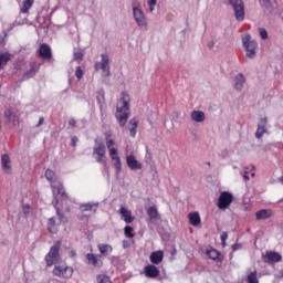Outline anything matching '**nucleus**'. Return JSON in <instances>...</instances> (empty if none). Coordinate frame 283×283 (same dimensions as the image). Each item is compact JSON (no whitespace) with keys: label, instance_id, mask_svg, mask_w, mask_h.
Returning <instances> with one entry per match:
<instances>
[{"label":"nucleus","instance_id":"obj_1","mask_svg":"<svg viewBox=\"0 0 283 283\" xmlns=\"http://www.w3.org/2000/svg\"><path fill=\"white\" fill-rule=\"evenodd\" d=\"M132 98L129 94L122 93L120 98L117 102L115 118L119 123L120 127L127 125V119L129 118V103Z\"/></svg>","mask_w":283,"mask_h":283},{"label":"nucleus","instance_id":"obj_2","mask_svg":"<svg viewBox=\"0 0 283 283\" xmlns=\"http://www.w3.org/2000/svg\"><path fill=\"white\" fill-rule=\"evenodd\" d=\"M107 150L103 142L95 139V146L93 147V155L96 157V163L103 165L104 169H107Z\"/></svg>","mask_w":283,"mask_h":283},{"label":"nucleus","instance_id":"obj_3","mask_svg":"<svg viewBox=\"0 0 283 283\" xmlns=\"http://www.w3.org/2000/svg\"><path fill=\"white\" fill-rule=\"evenodd\" d=\"M133 17L138 25V28H142V30H147V17L145 15V12L138 8L140 3L137 1L133 2Z\"/></svg>","mask_w":283,"mask_h":283},{"label":"nucleus","instance_id":"obj_4","mask_svg":"<svg viewBox=\"0 0 283 283\" xmlns=\"http://www.w3.org/2000/svg\"><path fill=\"white\" fill-rule=\"evenodd\" d=\"M242 43L245 48L248 59H254L255 54H258V42L255 40H251V35L248 34L242 38Z\"/></svg>","mask_w":283,"mask_h":283},{"label":"nucleus","instance_id":"obj_5","mask_svg":"<svg viewBox=\"0 0 283 283\" xmlns=\"http://www.w3.org/2000/svg\"><path fill=\"white\" fill-rule=\"evenodd\" d=\"M102 61L95 63V70L98 72V70H102V76L104 78H107L112 76V72L109 71V55L102 54L101 55Z\"/></svg>","mask_w":283,"mask_h":283},{"label":"nucleus","instance_id":"obj_6","mask_svg":"<svg viewBox=\"0 0 283 283\" xmlns=\"http://www.w3.org/2000/svg\"><path fill=\"white\" fill-rule=\"evenodd\" d=\"M231 6L237 21H242L244 19V1L243 0H228Z\"/></svg>","mask_w":283,"mask_h":283},{"label":"nucleus","instance_id":"obj_7","mask_svg":"<svg viewBox=\"0 0 283 283\" xmlns=\"http://www.w3.org/2000/svg\"><path fill=\"white\" fill-rule=\"evenodd\" d=\"M231 202H233V195L229 191H223L218 198L217 207L224 211L231 207Z\"/></svg>","mask_w":283,"mask_h":283},{"label":"nucleus","instance_id":"obj_8","mask_svg":"<svg viewBox=\"0 0 283 283\" xmlns=\"http://www.w3.org/2000/svg\"><path fill=\"white\" fill-rule=\"evenodd\" d=\"M60 249H61V245L59 244H55L50 249L49 253L45 255L46 266H53V264H56L59 262Z\"/></svg>","mask_w":283,"mask_h":283},{"label":"nucleus","instance_id":"obj_9","mask_svg":"<svg viewBox=\"0 0 283 283\" xmlns=\"http://www.w3.org/2000/svg\"><path fill=\"white\" fill-rule=\"evenodd\" d=\"M73 274L74 269L70 266L55 265L53 269V275H56V277H65L67 280L72 277Z\"/></svg>","mask_w":283,"mask_h":283},{"label":"nucleus","instance_id":"obj_10","mask_svg":"<svg viewBox=\"0 0 283 283\" xmlns=\"http://www.w3.org/2000/svg\"><path fill=\"white\" fill-rule=\"evenodd\" d=\"M51 189L53 191V200L55 198H59V196H61L62 200L67 202V198H69L67 192H65V188L61 184H57V185L51 184Z\"/></svg>","mask_w":283,"mask_h":283},{"label":"nucleus","instance_id":"obj_11","mask_svg":"<svg viewBox=\"0 0 283 283\" xmlns=\"http://www.w3.org/2000/svg\"><path fill=\"white\" fill-rule=\"evenodd\" d=\"M29 70L24 73L23 75V81H28L29 78H34V76H36V72H39V70H41V64L36 63V62H31L29 64Z\"/></svg>","mask_w":283,"mask_h":283},{"label":"nucleus","instance_id":"obj_12","mask_svg":"<svg viewBox=\"0 0 283 283\" xmlns=\"http://www.w3.org/2000/svg\"><path fill=\"white\" fill-rule=\"evenodd\" d=\"M126 164L128 169H132V171H136V169H143V164L136 160V156L134 155L126 156Z\"/></svg>","mask_w":283,"mask_h":283},{"label":"nucleus","instance_id":"obj_13","mask_svg":"<svg viewBox=\"0 0 283 283\" xmlns=\"http://www.w3.org/2000/svg\"><path fill=\"white\" fill-rule=\"evenodd\" d=\"M86 260L88 264H92L95 269H101L103 266V259H101V255H96L94 253H87Z\"/></svg>","mask_w":283,"mask_h":283},{"label":"nucleus","instance_id":"obj_14","mask_svg":"<svg viewBox=\"0 0 283 283\" xmlns=\"http://www.w3.org/2000/svg\"><path fill=\"white\" fill-rule=\"evenodd\" d=\"M265 262L268 264H275L277 262H282V254L275 251H269L265 254Z\"/></svg>","mask_w":283,"mask_h":283},{"label":"nucleus","instance_id":"obj_15","mask_svg":"<svg viewBox=\"0 0 283 283\" xmlns=\"http://www.w3.org/2000/svg\"><path fill=\"white\" fill-rule=\"evenodd\" d=\"M269 123V119L266 117H263L260 119V123L258 124L256 133H255V138H262L264 134H266V125Z\"/></svg>","mask_w":283,"mask_h":283},{"label":"nucleus","instance_id":"obj_16","mask_svg":"<svg viewBox=\"0 0 283 283\" xmlns=\"http://www.w3.org/2000/svg\"><path fill=\"white\" fill-rule=\"evenodd\" d=\"M119 213L126 224H132V222H134V220L136 219L134 216H132V210L125 207H120Z\"/></svg>","mask_w":283,"mask_h":283},{"label":"nucleus","instance_id":"obj_17","mask_svg":"<svg viewBox=\"0 0 283 283\" xmlns=\"http://www.w3.org/2000/svg\"><path fill=\"white\" fill-rule=\"evenodd\" d=\"M261 6L265 12L271 14L273 10H277V0H262Z\"/></svg>","mask_w":283,"mask_h":283},{"label":"nucleus","instance_id":"obj_18","mask_svg":"<svg viewBox=\"0 0 283 283\" xmlns=\"http://www.w3.org/2000/svg\"><path fill=\"white\" fill-rule=\"evenodd\" d=\"M245 83L247 78L242 73H239L234 78V90H237V92H242Z\"/></svg>","mask_w":283,"mask_h":283},{"label":"nucleus","instance_id":"obj_19","mask_svg":"<svg viewBox=\"0 0 283 283\" xmlns=\"http://www.w3.org/2000/svg\"><path fill=\"white\" fill-rule=\"evenodd\" d=\"M273 217V210L271 209H261L255 212L256 220H269V218Z\"/></svg>","mask_w":283,"mask_h":283},{"label":"nucleus","instance_id":"obj_20","mask_svg":"<svg viewBox=\"0 0 283 283\" xmlns=\"http://www.w3.org/2000/svg\"><path fill=\"white\" fill-rule=\"evenodd\" d=\"M146 277H158L160 275V270L156 265H147L144 269Z\"/></svg>","mask_w":283,"mask_h":283},{"label":"nucleus","instance_id":"obj_21","mask_svg":"<svg viewBox=\"0 0 283 283\" xmlns=\"http://www.w3.org/2000/svg\"><path fill=\"white\" fill-rule=\"evenodd\" d=\"M39 54L42 59H52V49H50V45L43 43L39 48Z\"/></svg>","mask_w":283,"mask_h":283},{"label":"nucleus","instance_id":"obj_22","mask_svg":"<svg viewBox=\"0 0 283 283\" xmlns=\"http://www.w3.org/2000/svg\"><path fill=\"white\" fill-rule=\"evenodd\" d=\"M111 156V160L113 163V167H115L117 174H120L123 171V164L120 163V157L118 156V153H114Z\"/></svg>","mask_w":283,"mask_h":283},{"label":"nucleus","instance_id":"obj_23","mask_svg":"<svg viewBox=\"0 0 283 283\" xmlns=\"http://www.w3.org/2000/svg\"><path fill=\"white\" fill-rule=\"evenodd\" d=\"M106 147L108 149L109 155H114L118 153V147H116V142L114 139L109 138V135H106Z\"/></svg>","mask_w":283,"mask_h":283},{"label":"nucleus","instance_id":"obj_24","mask_svg":"<svg viewBox=\"0 0 283 283\" xmlns=\"http://www.w3.org/2000/svg\"><path fill=\"white\" fill-rule=\"evenodd\" d=\"M206 255L207 258H209V260H213L214 262L216 261H219V262H222V259H220V252L213 248H208L206 250Z\"/></svg>","mask_w":283,"mask_h":283},{"label":"nucleus","instance_id":"obj_25","mask_svg":"<svg viewBox=\"0 0 283 283\" xmlns=\"http://www.w3.org/2000/svg\"><path fill=\"white\" fill-rule=\"evenodd\" d=\"M1 165H2V169L3 171H6V174H11L12 171V166L10 164V156L8 155H2L1 156Z\"/></svg>","mask_w":283,"mask_h":283},{"label":"nucleus","instance_id":"obj_26","mask_svg":"<svg viewBox=\"0 0 283 283\" xmlns=\"http://www.w3.org/2000/svg\"><path fill=\"white\" fill-rule=\"evenodd\" d=\"M165 258V253L163 251H155L150 254V262L151 264H160L163 262V259Z\"/></svg>","mask_w":283,"mask_h":283},{"label":"nucleus","instance_id":"obj_27","mask_svg":"<svg viewBox=\"0 0 283 283\" xmlns=\"http://www.w3.org/2000/svg\"><path fill=\"white\" fill-rule=\"evenodd\" d=\"M80 209L82 213H85V211H94V213H96V210L98 209V202L82 203Z\"/></svg>","mask_w":283,"mask_h":283},{"label":"nucleus","instance_id":"obj_28","mask_svg":"<svg viewBox=\"0 0 283 283\" xmlns=\"http://www.w3.org/2000/svg\"><path fill=\"white\" fill-rule=\"evenodd\" d=\"M147 216L149 217V220L151 222H157V220H160V214L158 213V208L150 207L147 209Z\"/></svg>","mask_w":283,"mask_h":283},{"label":"nucleus","instance_id":"obj_29","mask_svg":"<svg viewBox=\"0 0 283 283\" xmlns=\"http://www.w3.org/2000/svg\"><path fill=\"white\" fill-rule=\"evenodd\" d=\"M207 116L205 115V112L202 111H192L191 113V119L195 123H205Z\"/></svg>","mask_w":283,"mask_h":283},{"label":"nucleus","instance_id":"obj_30","mask_svg":"<svg viewBox=\"0 0 283 283\" xmlns=\"http://www.w3.org/2000/svg\"><path fill=\"white\" fill-rule=\"evenodd\" d=\"M52 205L56 211V216L61 222H67V219L65 218V214L61 211V208L59 207V198L53 199Z\"/></svg>","mask_w":283,"mask_h":283},{"label":"nucleus","instance_id":"obj_31","mask_svg":"<svg viewBox=\"0 0 283 283\" xmlns=\"http://www.w3.org/2000/svg\"><path fill=\"white\" fill-rule=\"evenodd\" d=\"M188 218H189V222L192 227H200V222H202V220L200 219L199 212H190L188 214Z\"/></svg>","mask_w":283,"mask_h":283},{"label":"nucleus","instance_id":"obj_32","mask_svg":"<svg viewBox=\"0 0 283 283\" xmlns=\"http://www.w3.org/2000/svg\"><path fill=\"white\" fill-rule=\"evenodd\" d=\"M98 251L101 253V255H104L105 258H107V255H109V253H112V251H114V248H112V245L109 244H98Z\"/></svg>","mask_w":283,"mask_h":283},{"label":"nucleus","instance_id":"obj_33","mask_svg":"<svg viewBox=\"0 0 283 283\" xmlns=\"http://www.w3.org/2000/svg\"><path fill=\"white\" fill-rule=\"evenodd\" d=\"M48 231L51 233H57L59 224H56V218L52 217L48 221Z\"/></svg>","mask_w":283,"mask_h":283},{"label":"nucleus","instance_id":"obj_34","mask_svg":"<svg viewBox=\"0 0 283 283\" xmlns=\"http://www.w3.org/2000/svg\"><path fill=\"white\" fill-rule=\"evenodd\" d=\"M129 134H130V136L133 137V138H135L136 137V129H138V119H136V118H132L130 120H129Z\"/></svg>","mask_w":283,"mask_h":283},{"label":"nucleus","instance_id":"obj_35","mask_svg":"<svg viewBox=\"0 0 283 283\" xmlns=\"http://www.w3.org/2000/svg\"><path fill=\"white\" fill-rule=\"evenodd\" d=\"M10 59H12V55L9 52L0 53V69L3 65H8V61H10Z\"/></svg>","mask_w":283,"mask_h":283},{"label":"nucleus","instance_id":"obj_36","mask_svg":"<svg viewBox=\"0 0 283 283\" xmlns=\"http://www.w3.org/2000/svg\"><path fill=\"white\" fill-rule=\"evenodd\" d=\"M44 176L51 185H54L56 182V174H54V171L46 169Z\"/></svg>","mask_w":283,"mask_h":283},{"label":"nucleus","instance_id":"obj_37","mask_svg":"<svg viewBox=\"0 0 283 283\" xmlns=\"http://www.w3.org/2000/svg\"><path fill=\"white\" fill-rule=\"evenodd\" d=\"M32 6H34V0H25L23 2V7L21 8L22 14H28V11L30 8H32Z\"/></svg>","mask_w":283,"mask_h":283},{"label":"nucleus","instance_id":"obj_38","mask_svg":"<svg viewBox=\"0 0 283 283\" xmlns=\"http://www.w3.org/2000/svg\"><path fill=\"white\" fill-rule=\"evenodd\" d=\"M4 116L8 118L10 123H17V120H19V117H17V115L10 109H7L4 112Z\"/></svg>","mask_w":283,"mask_h":283},{"label":"nucleus","instance_id":"obj_39","mask_svg":"<svg viewBox=\"0 0 283 283\" xmlns=\"http://www.w3.org/2000/svg\"><path fill=\"white\" fill-rule=\"evenodd\" d=\"M248 283H260V280H258V271H253L247 276Z\"/></svg>","mask_w":283,"mask_h":283},{"label":"nucleus","instance_id":"obj_40","mask_svg":"<svg viewBox=\"0 0 283 283\" xmlns=\"http://www.w3.org/2000/svg\"><path fill=\"white\" fill-rule=\"evenodd\" d=\"M96 281H97V283H113L112 279H109V276H107L105 274L97 275Z\"/></svg>","mask_w":283,"mask_h":283},{"label":"nucleus","instance_id":"obj_41","mask_svg":"<svg viewBox=\"0 0 283 283\" xmlns=\"http://www.w3.org/2000/svg\"><path fill=\"white\" fill-rule=\"evenodd\" d=\"M124 233L126 235V238H134V228H132V226H126L124 228Z\"/></svg>","mask_w":283,"mask_h":283},{"label":"nucleus","instance_id":"obj_42","mask_svg":"<svg viewBox=\"0 0 283 283\" xmlns=\"http://www.w3.org/2000/svg\"><path fill=\"white\" fill-rule=\"evenodd\" d=\"M259 32H260V36H261V39H263V41H266V39H269V32L266 31V29L261 28V29H259Z\"/></svg>","mask_w":283,"mask_h":283},{"label":"nucleus","instance_id":"obj_43","mask_svg":"<svg viewBox=\"0 0 283 283\" xmlns=\"http://www.w3.org/2000/svg\"><path fill=\"white\" fill-rule=\"evenodd\" d=\"M75 76L78 81H81V78H83V69H81V66H77L76 67V71H75Z\"/></svg>","mask_w":283,"mask_h":283},{"label":"nucleus","instance_id":"obj_44","mask_svg":"<svg viewBox=\"0 0 283 283\" xmlns=\"http://www.w3.org/2000/svg\"><path fill=\"white\" fill-rule=\"evenodd\" d=\"M74 60L75 61H83V54L81 52L74 53Z\"/></svg>","mask_w":283,"mask_h":283},{"label":"nucleus","instance_id":"obj_45","mask_svg":"<svg viewBox=\"0 0 283 283\" xmlns=\"http://www.w3.org/2000/svg\"><path fill=\"white\" fill-rule=\"evenodd\" d=\"M220 238H221L222 244H226L227 238H229V234L227 232H222Z\"/></svg>","mask_w":283,"mask_h":283},{"label":"nucleus","instance_id":"obj_46","mask_svg":"<svg viewBox=\"0 0 283 283\" xmlns=\"http://www.w3.org/2000/svg\"><path fill=\"white\" fill-rule=\"evenodd\" d=\"M23 213L25 216H28V213H30V205H27V206L23 207Z\"/></svg>","mask_w":283,"mask_h":283},{"label":"nucleus","instance_id":"obj_47","mask_svg":"<svg viewBox=\"0 0 283 283\" xmlns=\"http://www.w3.org/2000/svg\"><path fill=\"white\" fill-rule=\"evenodd\" d=\"M70 127H76V119L72 118L69 120Z\"/></svg>","mask_w":283,"mask_h":283},{"label":"nucleus","instance_id":"obj_48","mask_svg":"<svg viewBox=\"0 0 283 283\" xmlns=\"http://www.w3.org/2000/svg\"><path fill=\"white\" fill-rule=\"evenodd\" d=\"M76 143H78V138L73 137L71 142L72 147H76Z\"/></svg>","mask_w":283,"mask_h":283},{"label":"nucleus","instance_id":"obj_49","mask_svg":"<svg viewBox=\"0 0 283 283\" xmlns=\"http://www.w3.org/2000/svg\"><path fill=\"white\" fill-rule=\"evenodd\" d=\"M43 123H45V118L40 117L39 123L36 124V127H41V125H43Z\"/></svg>","mask_w":283,"mask_h":283},{"label":"nucleus","instance_id":"obj_50","mask_svg":"<svg viewBox=\"0 0 283 283\" xmlns=\"http://www.w3.org/2000/svg\"><path fill=\"white\" fill-rule=\"evenodd\" d=\"M69 255H70V258H76V251L75 250H71L69 252Z\"/></svg>","mask_w":283,"mask_h":283},{"label":"nucleus","instance_id":"obj_51","mask_svg":"<svg viewBox=\"0 0 283 283\" xmlns=\"http://www.w3.org/2000/svg\"><path fill=\"white\" fill-rule=\"evenodd\" d=\"M243 178H244V180H250V178H249V171H244V174H243Z\"/></svg>","mask_w":283,"mask_h":283},{"label":"nucleus","instance_id":"obj_52","mask_svg":"<svg viewBox=\"0 0 283 283\" xmlns=\"http://www.w3.org/2000/svg\"><path fill=\"white\" fill-rule=\"evenodd\" d=\"M213 45H216V42H213V41H210L209 43H208V48L211 50V48H213Z\"/></svg>","mask_w":283,"mask_h":283},{"label":"nucleus","instance_id":"obj_53","mask_svg":"<svg viewBox=\"0 0 283 283\" xmlns=\"http://www.w3.org/2000/svg\"><path fill=\"white\" fill-rule=\"evenodd\" d=\"M238 249H240V244H234V245H232V250H233V251H238Z\"/></svg>","mask_w":283,"mask_h":283},{"label":"nucleus","instance_id":"obj_54","mask_svg":"<svg viewBox=\"0 0 283 283\" xmlns=\"http://www.w3.org/2000/svg\"><path fill=\"white\" fill-rule=\"evenodd\" d=\"M148 6H156V0H149Z\"/></svg>","mask_w":283,"mask_h":283},{"label":"nucleus","instance_id":"obj_55","mask_svg":"<svg viewBox=\"0 0 283 283\" xmlns=\"http://www.w3.org/2000/svg\"><path fill=\"white\" fill-rule=\"evenodd\" d=\"M149 11L154 12V6H149Z\"/></svg>","mask_w":283,"mask_h":283},{"label":"nucleus","instance_id":"obj_56","mask_svg":"<svg viewBox=\"0 0 283 283\" xmlns=\"http://www.w3.org/2000/svg\"><path fill=\"white\" fill-rule=\"evenodd\" d=\"M279 181L283 185V176L279 178Z\"/></svg>","mask_w":283,"mask_h":283},{"label":"nucleus","instance_id":"obj_57","mask_svg":"<svg viewBox=\"0 0 283 283\" xmlns=\"http://www.w3.org/2000/svg\"><path fill=\"white\" fill-rule=\"evenodd\" d=\"M251 177H252V178H255V172H252V174H251Z\"/></svg>","mask_w":283,"mask_h":283},{"label":"nucleus","instance_id":"obj_58","mask_svg":"<svg viewBox=\"0 0 283 283\" xmlns=\"http://www.w3.org/2000/svg\"><path fill=\"white\" fill-rule=\"evenodd\" d=\"M252 170L255 171V166H252Z\"/></svg>","mask_w":283,"mask_h":283}]
</instances>
